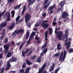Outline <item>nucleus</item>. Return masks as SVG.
Segmentation results:
<instances>
[{"label": "nucleus", "mask_w": 73, "mask_h": 73, "mask_svg": "<svg viewBox=\"0 0 73 73\" xmlns=\"http://www.w3.org/2000/svg\"><path fill=\"white\" fill-rule=\"evenodd\" d=\"M17 60V58L14 57H12L11 59H10L9 60L10 62H15Z\"/></svg>", "instance_id": "4468645a"}, {"label": "nucleus", "mask_w": 73, "mask_h": 73, "mask_svg": "<svg viewBox=\"0 0 73 73\" xmlns=\"http://www.w3.org/2000/svg\"><path fill=\"white\" fill-rule=\"evenodd\" d=\"M7 15V19L6 20V21H11V14L9 12L6 11L5 13V16Z\"/></svg>", "instance_id": "0eeeda50"}, {"label": "nucleus", "mask_w": 73, "mask_h": 73, "mask_svg": "<svg viewBox=\"0 0 73 73\" xmlns=\"http://www.w3.org/2000/svg\"><path fill=\"white\" fill-rule=\"evenodd\" d=\"M62 23V22H61V21H58V25H61Z\"/></svg>", "instance_id": "de8ad7c7"}, {"label": "nucleus", "mask_w": 73, "mask_h": 73, "mask_svg": "<svg viewBox=\"0 0 73 73\" xmlns=\"http://www.w3.org/2000/svg\"><path fill=\"white\" fill-rule=\"evenodd\" d=\"M56 24H57V23H56V22L52 23V25L54 26H56Z\"/></svg>", "instance_id": "49530a36"}, {"label": "nucleus", "mask_w": 73, "mask_h": 73, "mask_svg": "<svg viewBox=\"0 0 73 73\" xmlns=\"http://www.w3.org/2000/svg\"><path fill=\"white\" fill-rule=\"evenodd\" d=\"M21 4H20L19 5L18 7V9H20V7H21Z\"/></svg>", "instance_id": "680f3d73"}, {"label": "nucleus", "mask_w": 73, "mask_h": 73, "mask_svg": "<svg viewBox=\"0 0 73 73\" xmlns=\"http://www.w3.org/2000/svg\"><path fill=\"white\" fill-rule=\"evenodd\" d=\"M24 31V30L23 29H19L18 30H15V32L16 33V34H19V33H23Z\"/></svg>", "instance_id": "f8f14e48"}, {"label": "nucleus", "mask_w": 73, "mask_h": 73, "mask_svg": "<svg viewBox=\"0 0 73 73\" xmlns=\"http://www.w3.org/2000/svg\"><path fill=\"white\" fill-rule=\"evenodd\" d=\"M11 66V64L9 62H8L7 64V67L6 68V70H9L10 67Z\"/></svg>", "instance_id": "dca6fc26"}, {"label": "nucleus", "mask_w": 73, "mask_h": 73, "mask_svg": "<svg viewBox=\"0 0 73 73\" xmlns=\"http://www.w3.org/2000/svg\"><path fill=\"white\" fill-rule=\"evenodd\" d=\"M65 1H61L60 3L59 4V6H61L60 8L59 7L57 10L56 11V12L57 13H59L60 12V11L61 12H62V11H63L64 10V8H63V7L64 6V4H65Z\"/></svg>", "instance_id": "7ed1b4c3"}, {"label": "nucleus", "mask_w": 73, "mask_h": 73, "mask_svg": "<svg viewBox=\"0 0 73 73\" xmlns=\"http://www.w3.org/2000/svg\"><path fill=\"white\" fill-rule=\"evenodd\" d=\"M3 57V54H0V58H1Z\"/></svg>", "instance_id": "0e129e2a"}, {"label": "nucleus", "mask_w": 73, "mask_h": 73, "mask_svg": "<svg viewBox=\"0 0 73 73\" xmlns=\"http://www.w3.org/2000/svg\"><path fill=\"white\" fill-rule=\"evenodd\" d=\"M33 67L34 68H37V65L36 64H35L33 66Z\"/></svg>", "instance_id": "bf43d9fd"}, {"label": "nucleus", "mask_w": 73, "mask_h": 73, "mask_svg": "<svg viewBox=\"0 0 73 73\" xmlns=\"http://www.w3.org/2000/svg\"><path fill=\"white\" fill-rule=\"evenodd\" d=\"M3 47L5 49L4 51V52L5 54H6L9 50V46L8 45H4Z\"/></svg>", "instance_id": "9b49d317"}, {"label": "nucleus", "mask_w": 73, "mask_h": 73, "mask_svg": "<svg viewBox=\"0 0 73 73\" xmlns=\"http://www.w3.org/2000/svg\"><path fill=\"white\" fill-rule=\"evenodd\" d=\"M36 58V55H34L32 56L31 58V60H35Z\"/></svg>", "instance_id": "2f4dec72"}, {"label": "nucleus", "mask_w": 73, "mask_h": 73, "mask_svg": "<svg viewBox=\"0 0 73 73\" xmlns=\"http://www.w3.org/2000/svg\"><path fill=\"white\" fill-rule=\"evenodd\" d=\"M41 56L39 57L37 59L36 62H39L40 63L41 62Z\"/></svg>", "instance_id": "bb28decb"}, {"label": "nucleus", "mask_w": 73, "mask_h": 73, "mask_svg": "<svg viewBox=\"0 0 73 73\" xmlns=\"http://www.w3.org/2000/svg\"><path fill=\"white\" fill-rule=\"evenodd\" d=\"M17 8H18V7L17 6H14V9L16 10V9H17Z\"/></svg>", "instance_id": "e2e57ef3"}, {"label": "nucleus", "mask_w": 73, "mask_h": 73, "mask_svg": "<svg viewBox=\"0 0 73 73\" xmlns=\"http://www.w3.org/2000/svg\"><path fill=\"white\" fill-rule=\"evenodd\" d=\"M26 63L27 64V65H32V62H31L28 59H26Z\"/></svg>", "instance_id": "4be33fe9"}, {"label": "nucleus", "mask_w": 73, "mask_h": 73, "mask_svg": "<svg viewBox=\"0 0 73 73\" xmlns=\"http://www.w3.org/2000/svg\"><path fill=\"white\" fill-rule=\"evenodd\" d=\"M12 54H11V52H9L7 53V57L9 58L11 56V55Z\"/></svg>", "instance_id": "c85d7f7f"}, {"label": "nucleus", "mask_w": 73, "mask_h": 73, "mask_svg": "<svg viewBox=\"0 0 73 73\" xmlns=\"http://www.w3.org/2000/svg\"><path fill=\"white\" fill-rule=\"evenodd\" d=\"M29 48H28L26 50V51L25 52V54H26V53H27L28 52H29Z\"/></svg>", "instance_id": "37998d69"}, {"label": "nucleus", "mask_w": 73, "mask_h": 73, "mask_svg": "<svg viewBox=\"0 0 73 73\" xmlns=\"http://www.w3.org/2000/svg\"><path fill=\"white\" fill-rule=\"evenodd\" d=\"M39 26H40V24H39V23L36 24L35 25V27H39Z\"/></svg>", "instance_id": "a18cd8bd"}, {"label": "nucleus", "mask_w": 73, "mask_h": 73, "mask_svg": "<svg viewBox=\"0 0 73 73\" xmlns=\"http://www.w3.org/2000/svg\"><path fill=\"white\" fill-rule=\"evenodd\" d=\"M31 15H29V13H27L25 16V21L26 23H28V21L31 20Z\"/></svg>", "instance_id": "423d86ee"}, {"label": "nucleus", "mask_w": 73, "mask_h": 73, "mask_svg": "<svg viewBox=\"0 0 73 73\" xmlns=\"http://www.w3.org/2000/svg\"><path fill=\"white\" fill-rule=\"evenodd\" d=\"M31 67H29L28 68H27L26 69V71H25L24 73H29V70H31Z\"/></svg>", "instance_id": "393cba45"}, {"label": "nucleus", "mask_w": 73, "mask_h": 73, "mask_svg": "<svg viewBox=\"0 0 73 73\" xmlns=\"http://www.w3.org/2000/svg\"><path fill=\"white\" fill-rule=\"evenodd\" d=\"M35 38L36 40H40V38L39 37H35Z\"/></svg>", "instance_id": "3c124183"}, {"label": "nucleus", "mask_w": 73, "mask_h": 73, "mask_svg": "<svg viewBox=\"0 0 73 73\" xmlns=\"http://www.w3.org/2000/svg\"><path fill=\"white\" fill-rule=\"evenodd\" d=\"M48 26H49V23H45V24L42 27L44 29H46L48 27Z\"/></svg>", "instance_id": "412c9836"}, {"label": "nucleus", "mask_w": 73, "mask_h": 73, "mask_svg": "<svg viewBox=\"0 0 73 73\" xmlns=\"http://www.w3.org/2000/svg\"><path fill=\"white\" fill-rule=\"evenodd\" d=\"M55 8H56V6H55V5H54L52 6H50L49 7L48 10L49 11H51V10H52Z\"/></svg>", "instance_id": "5701e85b"}, {"label": "nucleus", "mask_w": 73, "mask_h": 73, "mask_svg": "<svg viewBox=\"0 0 73 73\" xmlns=\"http://www.w3.org/2000/svg\"><path fill=\"white\" fill-rule=\"evenodd\" d=\"M22 56H23V57H25V52H24V51H22Z\"/></svg>", "instance_id": "ea45409f"}, {"label": "nucleus", "mask_w": 73, "mask_h": 73, "mask_svg": "<svg viewBox=\"0 0 73 73\" xmlns=\"http://www.w3.org/2000/svg\"><path fill=\"white\" fill-rule=\"evenodd\" d=\"M69 16V14L68 12L65 11H64L62 14V16H61V19H65L66 18L67 16Z\"/></svg>", "instance_id": "6e6552de"}, {"label": "nucleus", "mask_w": 73, "mask_h": 73, "mask_svg": "<svg viewBox=\"0 0 73 73\" xmlns=\"http://www.w3.org/2000/svg\"><path fill=\"white\" fill-rule=\"evenodd\" d=\"M71 41H69V42H66L64 43V45H67V49H69V48L70 46V44Z\"/></svg>", "instance_id": "2eb2a0df"}, {"label": "nucleus", "mask_w": 73, "mask_h": 73, "mask_svg": "<svg viewBox=\"0 0 73 73\" xmlns=\"http://www.w3.org/2000/svg\"><path fill=\"white\" fill-rule=\"evenodd\" d=\"M45 40H46V44H44L41 48V50H44V49L43 51L40 54L41 56H43L44 54L45 53V54L48 50V48H46V46H47L46 42H47V41H48V38H46Z\"/></svg>", "instance_id": "f257e3e1"}, {"label": "nucleus", "mask_w": 73, "mask_h": 73, "mask_svg": "<svg viewBox=\"0 0 73 73\" xmlns=\"http://www.w3.org/2000/svg\"><path fill=\"white\" fill-rule=\"evenodd\" d=\"M57 48L58 50L61 49V44L60 43H59L57 45Z\"/></svg>", "instance_id": "a878e982"}, {"label": "nucleus", "mask_w": 73, "mask_h": 73, "mask_svg": "<svg viewBox=\"0 0 73 73\" xmlns=\"http://www.w3.org/2000/svg\"><path fill=\"white\" fill-rule=\"evenodd\" d=\"M46 16V14L45 13H43L42 15V17H44V18H45V17Z\"/></svg>", "instance_id": "72a5a7b5"}, {"label": "nucleus", "mask_w": 73, "mask_h": 73, "mask_svg": "<svg viewBox=\"0 0 73 73\" xmlns=\"http://www.w3.org/2000/svg\"><path fill=\"white\" fill-rule=\"evenodd\" d=\"M28 26L29 27H31V23H28Z\"/></svg>", "instance_id": "052dcab7"}, {"label": "nucleus", "mask_w": 73, "mask_h": 73, "mask_svg": "<svg viewBox=\"0 0 73 73\" xmlns=\"http://www.w3.org/2000/svg\"><path fill=\"white\" fill-rule=\"evenodd\" d=\"M68 31L69 30H68V29H66V30L65 34L64 35V38H65V37H66V39L65 40V41L66 42L68 41V33H69Z\"/></svg>", "instance_id": "9d476101"}, {"label": "nucleus", "mask_w": 73, "mask_h": 73, "mask_svg": "<svg viewBox=\"0 0 73 73\" xmlns=\"http://www.w3.org/2000/svg\"><path fill=\"white\" fill-rule=\"evenodd\" d=\"M46 66V64H44L40 68H39L38 71L37 73H49L46 71L44 70Z\"/></svg>", "instance_id": "39448f33"}, {"label": "nucleus", "mask_w": 73, "mask_h": 73, "mask_svg": "<svg viewBox=\"0 0 73 73\" xmlns=\"http://www.w3.org/2000/svg\"><path fill=\"white\" fill-rule=\"evenodd\" d=\"M31 35H33V36H35V35H36V33L33 32L32 33Z\"/></svg>", "instance_id": "6e6d98bb"}, {"label": "nucleus", "mask_w": 73, "mask_h": 73, "mask_svg": "<svg viewBox=\"0 0 73 73\" xmlns=\"http://www.w3.org/2000/svg\"><path fill=\"white\" fill-rule=\"evenodd\" d=\"M6 10H5L3 12H1V11H0V20H1L2 19V18L1 17V16H3L5 14V11Z\"/></svg>", "instance_id": "a211bd4d"}, {"label": "nucleus", "mask_w": 73, "mask_h": 73, "mask_svg": "<svg viewBox=\"0 0 73 73\" xmlns=\"http://www.w3.org/2000/svg\"><path fill=\"white\" fill-rule=\"evenodd\" d=\"M20 72H21V73H23L24 72V70L23 69H21L19 70Z\"/></svg>", "instance_id": "a19ab883"}, {"label": "nucleus", "mask_w": 73, "mask_h": 73, "mask_svg": "<svg viewBox=\"0 0 73 73\" xmlns=\"http://www.w3.org/2000/svg\"><path fill=\"white\" fill-rule=\"evenodd\" d=\"M59 56H60V53H56L54 55V57H58Z\"/></svg>", "instance_id": "f704fd0d"}, {"label": "nucleus", "mask_w": 73, "mask_h": 73, "mask_svg": "<svg viewBox=\"0 0 73 73\" xmlns=\"http://www.w3.org/2000/svg\"><path fill=\"white\" fill-rule=\"evenodd\" d=\"M27 1H29V5H32V4H33V3H34L36 1V0H34L32 1V0H27Z\"/></svg>", "instance_id": "f3484780"}, {"label": "nucleus", "mask_w": 73, "mask_h": 73, "mask_svg": "<svg viewBox=\"0 0 73 73\" xmlns=\"http://www.w3.org/2000/svg\"><path fill=\"white\" fill-rule=\"evenodd\" d=\"M73 52V49L72 48H70L69 49V53H71V52Z\"/></svg>", "instance_id": "58836bf2"}, {"label": "nucleus", "mask_w": 73, "mask_h": 73, "mask_svg": "<svg viewBox=\"0 0 73 73\" xmlns=\"http://www.w3.org/2000/svg\"><path fill=\"white\" fill-rule=\"evenodd\" d=\"M4 35H3L0 37V38L1 40H3V38H4Z\"/></svg>", "instance_id": "8fccbe9b"}, {"label": "nucleus", "mask_w": 73, "mask_h": 73, "mask_svg": "<svg viewBox=\"0 0 73 73\" xmlns=\"http://www.w3.org/2000/svg\"><path fill=\"white\" fill-rule=\"evenodd\" d=\"M15 33H16L15 32V31L12 34V35L13 36L14 35L15 36L16 35V34H15Z\"/></svg>", "instance_id": "13d9d810"}, {"label": "nucleus", "mask_w": 73, "mask_h": 73, "mask_svg": "<svg viewBox=\"0 0 73 73\" xmlns=\"http://www.w3.org/2000/svg\"><path fill=\"white\" fill-rule=\"evenodd\" d=\"M55 29V32L56 35H57L56 36L58 38L59 40H61V36H62V35L63 33L62 31H60L57 32V31L58 30V29L57 28H56Z\"/></svg>", "instance_id": "20e7f679"}, {"label": "nucleus", "mask_w": 73, "mask_h": 73, "mask_svg": "<svg viewBox=\"0 0 73 73\" xmlns=\"http://www.w3.org/2000/svg\"><path fill=\"white\" fill-rule=\"evenodd\" d=\"M26 63L25 62L24 64H23L22 67L23 68V69L25 68H26V67L27 66L26 65Z\"/></svg>", "instance_id": "c756f323"}, {"label": "nucleus", "mask_w": 73, "mask_h": 73, "mask_svg": "<svg viewBox=\"0 0 73 73\" xmlns=\"http://www.w3.org/2000/svg\"><path fill=\"white\" fill-rule=\"evenodd\" d=\"M25 10H23L22 11V13H21L22 15H24V12H25Z\"/></svg>", "instance_id": "5fc2aeb1"}, {"label": "nucleus", "mask_w": 73, "mask_h": 73, "mask_svg": "<svg viewBox=\"0 0 73 73\" xmlns=\"http://www.w3.org/2000/svg\"><path fill=\"white\" fill-rule=\"evenodd\" d=\"M7 22L5 21L4 23H1L0 25V32L1 31V29L4 27H5L7 26Z\"/></svg>", "instance_id": "1a4fd4ad"}, {"label": "nucleus", "mask_w": 73, "mask_h": 73, "mask_svg": "<svg viewBox=\"0 0 73 73\" xmlns=\"http://www.w3.org/2000/svg\"><path fill=\"white\" fill-rule=\"evenodd\" d=\"M5 29H3L2 30V32H3V33H2V35H5V33H4V32H5Z\"/></svg>", "instance_id": "79ce46f5"}, {"label": "nucleus", "mask_w": 73, "mask_h": 73, "mask_svg": "<svg viewBox=\"0 0 73 73\" xmlns=\"http://www.w3.org/2000/svg\"><path fill=\"white\" fill-rule=\"evenodd\" d=\"M11 14H14L15 13V11H14V10H12L11 12Z\"/></svg>", "instance_id": "4d7b16f0"}, {"label": "nucleus", "mask_w": 73, "mask_h": 73, "mask_svg": "<svg viewBox=\"0 0 73 73\" xmlns=\"http://www.w3.org/2000/svg\"><path fill=\"white\" fill-rule=\"evenodd\" d=\"M55 66V64H53L51 66V67L50 68L49 70L50 72H51L54 69V68Z\"/></svg>", "instance_id": "6ab92c4d"}, {"label": "nucleus", "mask_w": 73, "mask_h": 73, "mask_svg": "<svg viewBox=\"0 0 73 73\" xmlns=\"http://www.w3.org/2000/svg\"><path fill=\"white\" fill-rule=\"evenodd\" d=\"M19 19H20V16H18L16 18V21H18L19 20Z\"/></svg>", "instance_id": "c9c22d12"}, {"label": "nucleus", "mask_w": 73, "mask_h": 73, "mask_svg": "<svg viewBox=\"0 0 73 73\" xmlns=\"http://www.w3.org/2000/svg\"><path fill=\"white\" fill-rule=\"evenodd\" d=\"M49 35H51L52 34V32H53V29H52L51 28H49Z\"/></svg>", "instance_id": "cd10ccee"}, {"label": "nucleus", "mask_w": 73, "mask_h": 73, "mask_svg": "<svg viewBox=\"0 0 73 73\" xmlns=\"http://www.w3.org/2000/svg\"><path fill=\"white\" fill-rule=\"evenodd\" d=\"M42 22H44V23H47L48 22V20H44L42 21Z\"/></svg>", "instance_id": "c03bdc74"}, {"label": "nucleus", "mask_w": 73, "mask_h": 73, "mask_svg": "<svg viewBox=\"0 0 73 73\" xmlns=\"http://www.w3.org/2000/svg\"><path fill=\"white\" fill-rule=\"evenodd\" d=\"M30 34V33L29 32V31H28L27 32L26 34V40H28V38Z\"/></svg>", "instance_id": "aec40b11"}, {"label": "nucleus", "mask_w": 73, "mask_h": 73, "mask_svg": "<svg viewBox=\"0 0 73 73\" xmlns=\"http://www.w3.org/2000/svg\"><path fill=\"white\" fill-rule=\"evenodd\" d=\"M25 42H26V41L25 40V41L24 42H23V43H22L21 44L22 45H24V44H25Z\"/></svg>", "instance_id": "774afa93"}, {"label": "nucleus", "mask_w": 73, "mask_h": 73, "mask_svg": "<svg viewBox=\"0 0 73 73\" xmlns=\"http://www.w3.org/2000/svg\"><path fill=\"white\" fill-rule=\"evenodd\" d=\"M23 45L22 44H21L20 46L19 47V49L20 50H21V49H22V48H23Z\"/></svg>", "instance_id": "09e8293b"}, {"label": "nucleus", "mask_w": 73, "mask_h": 73, "mask_svg": "<svg viewBox=\"0 0 73 73\" xmlns=\"http://www.w3.org/2000/svg\"><path fill=\"white\" fill-rule=\"evenodd\" d=\"M16 72V71H10V73H15Z\"/></svg>", "instance_id": "338daca9"}, {"label": "nucleus", "mask_w": 73, "mask_h": 73, "mask_svg": "<svg viewBox=\"0 0 73 73\" xmlns=\"http://www.w3.org/2000/svg\"><path fill=\"white\" fill-rule=\"evenodd\" d=\"M42 22V23L41 25V26H42V27H43V25L45 24V23L44 22Z\"/></svg>", "instance_id": "69168bd1"}, {"label": "nucleus", "mask_w": 73, "mask_h": 73, "mask_svg": "<svg viewBox=\"0 0 73 73\" xmlns=\"http://www.w3.org/2000/svg\"><path fill=\"white\" fill-rule=\"evenodd\" d=\"M8 41V38H6L4 41L5 43H7Z\"/></svg>", "instance_id": "e433bc0d"}, {"label": "nucleus", "mask_w": 73, "mask_h": 73, "mask_svg": "<svg viewBox=\"0 0 73 73\" xmlns=\"http://www.w3.org/2000/svg\"><path fill=\"white\" fill-rule=\"evenodd\" d=\"M15 24H16V23L15 22H14L12 23L11 26H9L8 27V28L11 30L13 29V28L15 27Z\"/></svg>", "instance_id": "ddd939ff"}, {"label": "nucleus", "mask_w": 73, "mask_h": 73, "mask_svg": "<svg viewBox=\"0 0 73 73\" xmlns=\"http://www.w3.org/2000/svg\"><path fill=\"white\" fill-rule=\"evenodd\" d=\"M49 0H44V2L43 3V5H45L46 3L48 2V1H49Z\"/></svg>", "instance_id": "473e14b6"}, {"label": "nucleus", "mask_w": 73, "mask_h": 73, "mask_svg": "<svg viewBox=\"0 0 73 73\" xmlns=\"http://www.w3.org/2000/svg\"><path fill=\"white\" fill-rule=\"evenodd\" d=\"M23 10H25V11L26 10V5H24V6H23Z\"/></svg>", "instance_id": "603ef678"}, {"label": "nucleus", "mask_w": 73, "mask_h": 73, "mask_svg": "<svg viewBox=\"0 0 73 73\" xmlns=\"http://www.w3.org/2000/svg\"><path fill=\"white\" fill-rule=\"evenodd\" d=\"M23 19H22L19 21H18V22H19V23H21V22H23Z\"/></svg>", "instance_id": "864d4df0"}, {"label": "nucleus", "mask_w": 73, "mask_h": 73, "mask_svg": "<svg viewBox=\"0 0 73 73\" xmlns=\"http://www.w3.org/2000/svg\"><path fill=\"white\" fill-rule=\"evenodd\" d=\"M5 69V68H4V67H3L1 69V71L0 72V73H3L4 72Z\"/></svg>", "instance_id": "7c9ffc66"}, {"label": "nucleus", "mask_w": 73, "mask_h": 73, "mask_svg": "<svg viewBox=\"0 0 73 73\" xmlns=\"http://www.w3.org/2000/svg\"><path fill=\"white\" fill-rule=\"evenodd\" d=\"M66 55V51L65 50H64V52H62L60 53L59 59V61L61 62H62V61H64L65 59Z\"/></svg>", "instance_id": "f03ea898"}, {"label": "nucleus", "mask_w": 73, "mask_h": 73, "mask_svg": "<svg viewBox=\"0 0 73 73\" xmlns=\"http://www.w3.org/2000/svg\"><path fill=\"white\" fill-rule=\"evenodd\" d=\"M15 0H7V4L9 5L10 4H11L12 3H14Z\"/></svg>", "instance_id": "b1692460"}, {"label": "nucleus", "mask_w": 73, "mask_h": 73, "mask_svg": "<svg viewBox=\"0 0 73 73\" xmlns=\"http://www.w3.org/2000/svg\"><path fill=\"white\" fill-rule=\"evenodd\" d=\"M49 5H49L48 4L47 5H46L44 7V8H48V7H49Z\"/></svg>", "instance_id": "4c0bfd02"}]
</instances>
